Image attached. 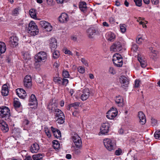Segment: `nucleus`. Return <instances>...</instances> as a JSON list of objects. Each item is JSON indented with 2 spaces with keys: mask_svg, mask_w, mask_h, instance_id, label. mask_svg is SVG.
Returning <instances> with one entry per match:
<instances>
[{
  "mask_svg": "<svg viewBox=\"0 0 160 160\" xmlns=\"http://www.w3.org/2000/svg\"><path fill=\"white\" fill-rule=\"evenodd\" d=\"M68 20V17L67 14L63 13L59 17V21L62 23L66 22Z\"/></svg>",
  "mask_w": 160,
  "mask_h": 160,
  "instance_id": "22",
  "label": "nucleus"
},
{
  "mask_svg": "<svg viewBox=\"0 0 160 160\" xmlns=\"http://www.w3.org/2000/svg\"><path fill=\"white\" fill-rule=\"evenodd\" d=\"M57 2L58 3H62L64 2H67L68 0H56Z\"/></svg>",
  "mask_w": 160,
  "mask_h": 160,
  "instance_id": "61",
  "label": "nucleus"
},
{
  "mask_svg": "<svg viewBox=\"0 0 160 160\" xmlns=\"http://www.w3.org/2000/svg\"><path fill=\"white\" fill-rule=\"evenodd\" d=\"M116 103L118 104L119 107H122L123 104V100L122 97L120 96H116L115 99Z\"/></svg>",
  "mask_w": 160,
  "mask_h": 160,
  "instance_id": "24",
  "label": "nucleus"
},
{
  "mask_svg": "<svg viewBox=\"0 0 160 160\" xmlns=\"http://www.w3.org/2000/svg\"><path fill=\"white\" fill-rule=\"evenodd\" d=\"M51 129L55 137L57 138L61 137V133L59 130L52 126L51 127Z\"/></svg>",
  "mask_w": 160,
  "mask_h": 160,
  "instance_id": "21",
  "label": "nucleus"
},
{
  "mask_svg": "<svg viewBox=\"0 0 160 160\" xmlns=\"http://www.w3.org/2000/svg\"><path fill=\"white\" fill-rule=\"evenodd\" d=\"M38 28L37 26L36 25L35 23L33 21H31L30 23L28 24V31L29 30V29H30V30H32V29H33L35 28L36 29L37 28Z\"/></svg>",
  "mask_w": 160,
  "mask_h": 160,
  "instance_id": "34",
  "label": "nucleus"
},
{
  "mask_svg": "<svg viewBox=\"0 0 160 160\" xmlns=\"http://www.w3.org/2000/svg\"><path fill=\"white\" fill-rule=\"evenodd\" d=\"M154 137L156 139H159L160 138V130H157L155 132Z\"/></svg>",
  "mask_w": 160,
  "mask_h": 160,
  "instance_id": "43",
  "label": "nucleus"
},
{
  "mask_svg": "<svg viewBox=\"0 0 160 160\" xmlns=\"http://www.w3.org/2000/svg\"><path fill=\"white\" fill-rule=\"evenodd\" d=\"M6 47L5 43L2 42H0V55L4 53L6 51Z\"/></svg>",
  "mask_w": 160,
  "mask_h": 160,
  "instance_id": "30",
  "label": "nucleus"
},
{
  "mask_svg": "<svg viewBox=\"0 0 160 160\" xmlns=\"http://www.w3.org/2000/svg\"><path fill=\"white\" fill-rule=\"evenodd\" d=\"M32 78L30 75L26 76L23 80V83L24 86L27 88H30L32 86Z\"/></svg>",
  "mask_w": 160,
  "mask_h": 160,
  "instance_id": "15",
  "label": "nucleus"
},
{
  "mask_svg": "<svg viewBox=\"0 0 160 160\" xmlns=\"http://www.w3.org/2000/svg\"><path fill=\"white\" fill-rule=\"evenodd\" d=\"M45 132L48 138H50L51 137V133L50 131L48 128L45 129Z\"/></svg>",
  "mask_w": 160,
  "mask_h": 160,
  "instance_id": "53",
  "label": "nucleus"
},
{
  "mask_svg": "<svg viewBox=\"0 0 160 160\" xmlns=\"http://www.w3.org/2000/svg\"><path fill=\"white\" fill-rule=\"evenodd\" d=\"M20 92V88H18L16 90V92L17 95L20 98L19 92Z\"/></svg>",
  "mask_w": 160,
  "mask_h": 160,
  "instance_id": "62",
  "label": "nucleus"
},
{
  "mask_svg": "<svg viewBox=\"0 0 160 160\" xmlns=\"http://www.w3.org/2000/svg\"><path fill=\"white\" fill-rule=\"evenodd\" d=\"M53 67L56 68H58L59 66V62H55L53 65Z\"/></svg>",
  "mask_w": 160,
  "mask_h": 160,
  "instance_id": "58",
  "label": "nucleus"
},
{
  "mask_svg": "<svg viewBox=\"0 0 160 160\" xmlns=\"http://www.w3.org/2000/svg\"><path fill=\"white\" fill-rule=\"evenodd\" d=\"M72 139L76 147L78 148H80L82 147V141L80 137L77 133H74L72 136Z\"/></svg>",
  "mask_w": 160,
  "mask_h": 160,
  "instance_id": "5",
  "label": "nucleus"
},
{
  "mask_svg": "<svg viewBox=\"0 0 160 160\" xmlns=\"http://www.w3.org/2000/svg\"><path fill=\"white\" fill-rule=\"evenodd\" d=\"M64 51L65 54L72 55V53L70 50H68L66 48H65L64 49Z\"/></svg>",
  "mask_w": 160,
  "mask_h": 160,
  "instance_id": "54",
  "label": "nucleus"
},
{
  "mask_svg": "<svg viewBox=\"0 0 160 160\" xmlns=\"http://www.w3.org/2000/svg\"><path fill=\"white\" fill-rule=\"evenodd\" d=\"M109 72L110 73L114 74L115 73V71L112 67H110L109 69Z\"/></svg>",
  "mask_w": 160,
  "mask_h": 160,
  "instance_id": "55",
  "label": "nucleus"
},
{
  "mask_svg": "<svg viewBox=\"0 0 160 160\" xmlns=\"http://www.w3.org/2000/svg\"><path fill=\"white\" fill-rule=\"evenodd\" d=\"M120 30L122 33H124L126 30V25L125 24H120Z\"/></svg>",
  "mask_w": 160,
  "mask_h": 160,
  "instance_id": "41",
  "label": "nucleus"
},
{
  "mask_svg": "<svg viewBox=\"0 0 160 160\" xmlns=\"http://www.w3.org/2000/svg\"><path fill=\"white\" fill-rule=\"evenodd\" d=\"M53 81L58 84L66 86L68 83V79L62 78L60 77H55L53 78Z\"/></svg>",
  "mask_w": 160,
  "mask_h": 160,
  "instance_id": "7",
  "label": "nucleus"
},
{
  "mask_svg": "<svg viewBox=\"0 0 160 160\" xmlns=\"http://www.w3.org/2000/svg\"><path fill=\"white\" fill-rule=\"evenodd\" d=\"M62 76L63 77V78H68L69 76L68 72L67 71H63L62 72Z\"/></svg>",
  "mask_w": 160,
  "mask_h": 160,
  "instance_id": "45",
  "label": "nucleus"
},
{
  "mask_svg": "<svg viewBox=\"0 0 160 160\" xmlns=\"http://www.w3.org/2000/svg\"><path fill=\"white\" fill-rule=\"evenodd\" d=\"M18 38L16 36H13L10 37L8 44L11 47L14 48L18 44Z\"/></svg>",
  "mask_w": 160,
  "mask_h": 160,
  "instance_id": "11",
  "label": "nucleus"
},
{
  "mask_svg": "<svg viewBox=\"0 0 160 160\" xmlns=\"http://www.w3.org/2000/svg\"><path fill=\"white\" fill-rule=\"evenodd\" d=\"M18 100L19 99L17 98H14V99L13 106L14 108L17 111L19 110L20 107V102Z\"/></svg>",
  "mask_w": 160,
  "mask_h": 160,
  "instance_id": "28",
  "label": "nucleus"
},
{
  "mask_svg": "<svg viewBox=\"0 0 160 160\" xmlns=\"http://www.w3.org/2000/svg\"><path fill=\"white\" fill-rule=\"evenodd\" d=\"M112 61L114 65L117 67H120L122 65V58L121 55L119 54L115 53L113 55Z\"/></svg>",
  "mask_w": 160,
  "mask_h": 160,
  "instance_id": "2",
  "label": "nucleus"
},
{
  "mask_svg": "<svg viewBox=\"0 0 160 160\" xmlns=\"http://www.w3.org/2000/svg\"><path fill=\"white\" fill-rule=\"evenodd\" d=\"M118 112L116 109L114 108L110 109L107 113L106 115L107 117L110 119H113L117 115Z\"/></svg>",
  "mask_w": 160,
  "mask_h": 160,
  "instance_id": "10",
  "label": "nucleus"
},
{
  "mask_svg": "<svg viewBox=\"0 0 160 160\" xmlns=\"http://www.w3.org/2000/svg\"><path fill=\"white\" fill-rule=\"evenodd\" d=\"M28 32L29 34L31 36H34L38 34L39 32V29L38 28H37L36 29L35 28L32 29V30L29 29L28 31Z\"/></svg>",
  "mask_w": 160,
  "mask_h": 160,
  "instance_id": "33",
  "label": "nucleus"
},
{
  "mask_svg": "<svg viewBox=\"0 0 160 160\" xmlns=\"http://www.w3.org/2000/svg\"><path fill=\"white\" fill-rule=\"evenodd\" d=\"M138 47L137 45L134 44H132L131 48V50L134 52H136L138 49Z\"/></svg>",
  "mask_w": 160,
  "mask_h": 160,
  "instance_id": "46",
  "label": "nucleus"
},
{
  "mask_svg": "<svg viewBox=\"0 0 160 160\" xmlns=\"http://www.w3.org/2000/svg\"><path fill=\"white\" fill-rule=\"evenodd\" d=\"M47 59V53L44 52H40L35 56V61L36 62H44Z\"/></svg>",
  "mask_w": 160,
  "mask_h": 160,
  "instance_id": "4",
  "label": "nucleus"
},
{
  "mask_svg": "<svg viewBox=\"0 0 160 160\" xmlns=\"http://www.w3.org/2000/svg\"><path fill=\"white\" fill-rule=\"evenodd\" d=\"M28 25V21L26 20L24 21L22 20L21 21V25L22 26V29L23 30H25L26 29Z\"/></svg>",
  "mask_w": 160,
  "mask_h": 160,
  "instance_id": "36",
  "label": "nucleus"
},
{
  "mask_svg": "<svg viewBox=\"0 0 160 160\" xmlns=\"http://www.w3.org/2000/svg\"><path fill=\"white\" fill-rule=\"evenodd\" d=\"M122 46L120 42H116L113 44L110 48L111 51L113 52H118L122 50Z\"/></svg>",
  "mask_w": 160,
  "mask_h": 160,
  "instance_id": "13",
  "label": "nucleus"
},
{
  "mask_svg": "<svg viewBox=\"0 0 160 160\" xmlns=\"http://www.w3.org/2000/svg\"><path fill=\"white\" fill-rule=\"evenodd\" d=\"M29 106H34L32 108H36L38 105V102L35 96L32 94L30 96L28 103Z\"/></svg>",
  "mask_w": 160,
  "mask_h": 160,
  "instance_id": "14",
  "label": "nucleus"
},
{
  "mask_svg": "<svg viewBox=\"0 0 160 160\" xmlns=\"http://www.w3.org/2000/svg\"><path fill=\"white\" fill-rule=\"evenodd\" d=\"M0 116L2 118L8 117L10 116L9 108L6 106H2L0 108Z\"/></svg>",
  "mask_w": 160,
  "mask_h": 160,
  "instance_id": "6",
  "label": "nucleus"
},
{
  "mask_svg": "<svg viewBox=\"0 0 160 160\" xmlns=\"http://www.w3.org/2000/svg\"><path fill=\"white\" fill-rule=\"evenodd\" d=\"M138 117L139 119L140 122L142 124H145L146 122V119L144 114L142 112L140 111L138 112Z\"/></svg>",
  "mask_w": 160,
  "mask_h": 160,
  "instance_id": "19",
  "label": "nucleus"
},
{
  "mask_svg": "<svg viewBox=\"0 0 160 160\" xmlns=\"http://www.w3.org/2000/svg\"><path fill=\"white\" fill-rule=\"evenodd\" d=\"M43 155L41 153H38L33 155L32 158L34 160H40L42 158Z\"/></svg>",
  "mask_w": 160,
  "mask_h": 160,
  "instance_id": "35",
  "label": "nucleus"
},
{
  "mask_svg": "<svg viewBox=\"0 0 160 160\" xmlns=\"http://www.w3.org/2000/svg\"><path fill=\"white\" fill-rule=\"evenodd\" d=\"M138 60L141 64V66L143 68H145L147 66V63L144 60L143 58L141 57V55L138 54Z\"/></svg>",
  "mask_w": 160,
  "mask_h": 160,
  "instance_id": "25",
  "label": "nucleus"
},
{
  "mask_svg": "<svg viewBox=\"0 0 160 160\" xmlns=\"http://www.w3.org/2000/svg\"><path fill=\"white\" fill-rule=\"evenodd\" d=\"M53 147L54 149H58L59 146V143L58 141H55L53 142Z\"/></svg>",
  "mask_w": 160,
  "mask_h": 160,
  "instance_id": "42",
  "label": "nucleus"
},
{
  "mask_svg": "<svg viewBox=\"0 0 160 160\" xmlns=\"http://www.w3.org/2000/svg\"><path fill=\"white\" fill-rule=\"evenodd\" d=\"M40 24L47 32H50L52 30V26L50 23L47 22L45 21H41L40 22Z\"/></svg>",
  "mask_w": 160,
  "mask_h": 160,
  "instance_id": "12",
  "label": "nucleus"
},
{
  "mask_svg": "<svg viewBox=\"0 0 160 160\" xmlns=\"http://www.w3.org/2000/svg\"><path fill=\"white\" fill-rule=\"evenodd\" d=\"M52 57L54 59H57L60 56V53L59 51L57 50H53L52 52Z\"/></svg>",
  "mask_w": 160,
  "mask_h": 160,
  "instance_id": "38",
  "label": "nucleus"
},
{
  "mask_svg": "<svg viewBox=\"0 0 160 160\" xmlns=\"http://www.w3.org/2000/svg\"><path fill=\"white\" fill-rule=\"evenodd\" d=\"M55 112L54 119L56 118V117L59 118L64 116L63 112L59 109H57Z\"/></svg>",
  "mask_w": 160,
  "mask_h": 160,
  "instance_id": "32",
  "label": "nucleus"
},
{
  "mask_svg": "<svg viewBox=\"0 0 160 160\" xmlns=\"http://www.w3.org/2000/svg\"><path fill=\"white\" fill-rule=\"evenodd\" d=\"M151 123L152 126H153L157 124V121L155 119L152 118L151 119Z\"/></svg>",
  "mask_w": 160,
  "mask_h": 160,
  "instance_id": "56",
  "label": "nucleus"
},
{
  "mask_svg": "<svg viewBox=\"0 0 160 160\" xmlns=\"http://www.w3.org/2000/svg\"><path fill=\"white\" fill-rule=\"evenodd\" d=\"M120 82L125 87H127L129 84V79L128 78L124 76H121L120 78Z\"/></svg>",
  "mask_w": 160,
  "mask_h": 160,
  "instance_id": "20",
  "label": "nucleus"
},
{
  "mask_svg": "<svg viewBox=\"0 0 160 160\" xmlns=\"http://www.w3.org/2000/svg\"><path fill=\"white\" fill-rule=\"evenodd\" d=\"M57 122L59 124H62L64 122L65 120V116L61 117H60L57 118L56 117V118H55Z\"/></svg>",
  "mask_w": 160,
  "mask_h": 160,
  "instance_id": "37",
  "label": "nucleus"
},
{
  "mask_svg": "<svg viewBox=\"0 0 160 160\" xmlns=\"http://www.w3.org/2000/svg\"><path fill=\"white\" fill-rule=\"evenodd\" d=\"M78 72L81 73H83L85 71V69L84 67L82 66H79L78 68Z\"/></svg>",
  "mask_w": 160,
  "mask_h": 160,
  "instance_id": "47",
  "label": "nucleus"
},
{
  "mask_svg": "<svg viewBox=\"0 0 160 160\" xmlns=\"http://www.w3.org/2000/svg\"><path fill=\"white\" fill-rule=\"evenodd\" d=\"M122 153V151L121 148H119L116 150L115 152V154L117 156L121 155Z\"/></svg>",
  "mask_w": 160,
  "mask_h": 160,
  "instance_id": "50",
  "label": "nucleus"
},
{
  "mask_svg": "<svg viewBox=\"0 0 160 160\" xmlns=\"http://www.w3.org/2000/svg\"><path fill=\"white\" fill-rule=\"evenodd\" d=\"M29 14L32 18L35 19H37L36 10L35 9H30L29 11Z\"/></svg>",
  "mask_w": 160,
  "mask_h": 160,
  "instance_id": "31",
  "label": "nucleus"
},
{
  "mask_svg": "<svg viewBox=\"0 0 160 160\" xmlns=\"http://www.w3.org/2000/svg\"><path fill=\"white\" fill-rule=\"evenodd\" d=\"M144 39L140 35H138L136 39L137 42L139 44H141L144 41Z\"/></svg>",
  "mask_w": 160,
  "mask_h": 160,
  "instance_id": "39",
  "label": "nucleus"
},
{
  "mask_svg": "<svg viewBox=\"0 0 160 160\" xmlns=\"http://www.w3.org/2000/svg\"><path fill=\"white\" fill-rule=\"evenodd\" d=\"M106 37L108 40L113 41L115 38V36L113 33L109 32L106 34Z\"/></svg>",
  "mask_w": 160,
  "mask_h": 160,
  "instance_id": "27",
  "label": "nucleus"
},
{
  "mask_svg": "<svg viewBox=\"0 0 160 160\" xmlns=\"http://www.w3.org/2000/svg\"><path fill=\"white\" fill-rule=\"evenodd\" d=\"M57 104L55 103V101L53 100H52L48 103L47 108L49 111L50 112H55L57 109Z\"/></svg>",
  "mask_w": 160,
  "mask_h": 160,
  "instance_id": "9",
  "label": "nucleus"
},
{
  "mask_svg": "<svg viewBox=\"0 0 160 160\" xmlns=\"http://www.w3.org/2000/svg\"><path fill=\"white\" fill-rule=\"evenodd\" d=\"M152 3L154 5L158 4L159 2V0H151Z\"/></svg>",
  "mask_w": 160,
  "mask_h": 160,
  "instance_id": "60",
  "label": "nucleus"
},
{
  "mask_svg": "<svg viewBox=\"0 0 160 160\" xmlns=\"http://www.w3.org/2000/svg\"><path fill=\"white\" fill-rule=\"evenodd\" d=\"M81 62L86 66L88 67V64L87 61L84 58H82L81 59Z\"/></svg>",
  "mask_w": 160,
  "mask_h": 160,
  "instance_id": "52",
  "label": "nucleus"
},
{
  "mask_svg": "<svg viewBox=\"0 0 160 160\" xmlns=\"http://www.w3.org/2000/svg\"><path fill=\"white\" fill-rule=\"evenodd\" d=\"M57 41L55 38H52L49 41V45L52 52L57 47Z\"/></svg>",
  "mask_w": 160,
  "mask_h": 160,
  "instance_id": "16",
  "label": "nucleus"
},
{
  "mask_svg": "<svg viewBox=\"0 0 160 160\" xmlns=\"http://www.w3.org/2000/svg\"><path fill=\"white\" fill-rule=\"evenodd\" d=\"M19 8H15L12 12V14L13 16H17L18 14H19Z\"/></svg>",
  "mask_w": 160,
  "mask_h": 160,
  "instance_id": "51",
  "label": "nucleus"
},
{
  "mask_svg": "<svg viewBox=\"0 0 160 160\" xmlns=\"http://www.w3.org/2000/svg\"><path fill=\"white\" fill-rule=\"evenodd\" d=\"M101 32L99 29L97 27H92L89 28L88 31V35L90 38H93L95 35H99Z\"/></svg>",
  "mask_w": 160,
  "mask_h": 160,
  "instance_id": "3",
  "label": "nucleus"
},
{
  "mask_svg": "<svg viewBox=\"0 0 160 160\" xmlns=\"http://www.w3.org/2000/svg\"><path fill=\"white\" fill-rule=\"evenodd\" d=\"M21 93H22L23 94V95H21V98L24 99L27 95L26 91L23 89L21 88Z\"/></svg>",
  "mask_w": 160,
  "mask_h": 160,
  "instance_id": "44",
  "label": "nucleus"
},
{
  "mask_svg": "<svg viewBox=\"0 0 160 160\" xmlns=\"http://www.w3.org/2000/svg\"><path fill=\"white\" fill-rule=\"evenodd\" d=\"M72 115L74 116L78 117L79 116V113L78 111H75L73 112Z\"/></svg>",
  "mask_w": 160,
  "mask_h": 160,
  "instance_id": "63",
  "label": "nucleus"
},
{
  "mask_svg": "<svg viewBox=\"0 0 160 160\" xmlns=\"http://www.w3.org/2000/svg\"><path fill=\"white\" fill-rule=\"evenodd\" d=\"M9 91L8 87L6 84H4L3 85L1 91V93L2 95L7 96L8 94Z\"/></svg>",
  "mask_w": 160,
  "mask_h": 160,
  "instance_id": "26",
  "label": "nucleus"
},
{
  "mask_svg": "<svg viewBox=\"0 0 160 160\" xmlns=\"http://www.w3.org/2000/svg\"><path fill=\"white\" fill-rule=\"evenodd\" d=\"M90 92L88 88H85L83 90L81 96V99L82 101L87 100L90 96Z\"/></svg>",
  "mask_w": 160,
  "mask_h": 160,
  "instance_id": "17",
  "label": "nucleus"
},
{
  "mask_svg": "<svg viewBox=\"0 0 160 160\" xmlns=\"http://www.w3.org/2000/svg\"><path fill=\"white\" fill-rule=\"evenodd\" d=\"M40 149L39 146L38 144L35 143L32 144L30 148V151L32 153L37 152Z\"/></svg>",
  "mask_w": 160,
  "mask_h": 160,
  "instance_id": "23",
  "label": "nucleus"
},
{
  "mask_svg": "<svg viewBox=\"0 0 160 160\" xmlns=\"http://www.w3.org/2000/svg\"><path fill=\"white\" fill-rule=\"evenodd\" d=\"M29 122V121L27 118H25L23 122V125L24 127L27 128H28L29 127L28 125Z\"/></svg>",
  "mask_w": 160,
  "mask_h": 160,
  "instance_id": "40",
  "label": "nucleus"
},
{
  "mask_svg": "<svg viewBox=\"0 0 160 160\" xmlns=\"http://www.w3.org/2000/svg\"><path fill=\"white\" fill-rule=\"evenodd\" d=\"M0 129L3 132H7L9 130L8 125L6 123L2 120H0Z\"/></svg>",
  "mask_w": 160,
  "mask_h": 160,
  "instance_id": "18",
  "label": "nucleus"
},
{
  "mask_svg": "<svg viewBox=\"0 0 160 160\" xmlns=\"http://www.w3.org/2000/svg\"><path fill=\"white\" fill-rule=\"evenodd\" d=\"M24 160H32L31 157L30 156H28L25 157Z\"/></svg>",
  "mask_w": 160,
  "mask_h": 160,
  "instance_id": "64",
  "label": "nucleus"
},
{
  "mask_svg": "<svg viewBox=\"0 0 160 160\" xmlns=\"http://www.w3.org/2000/svg\"><path fill=\"white\" fill-rule=\"evenodd\" d=\"M86 3L85 2H79V8L80 10L83 12H86L87 9Z\"/></svg>",
  "mask_w": 160,
  "mask_h": 160,
  "instance_id": "29",
  "label": "nucleus"
},
{
  "mask_svg": "<svg viewBox=\"0 0 160 160\" xmlns=\"http://www.w3.org/2000/svg\"><path fill=\"white\" fill-rule=\"evenodd\" d=\"M109 22L111 24H113L115 22L114 19L112 17H110L109 19Z\"/></svg>",
  "mask_w": 160,
  "mask_h": 160,
  "instance_id": "59",
  "label": "nucleus"
},
{
  "mask_svg": "<svg viewBox=\"0 0 160 160\" xmlns=\"http://www.w3.org/2000/svg\"><path fill=\"white\" fill-rule=\"evenodd\" d=\"M110 125L108 122H105L102 123L100 128V133L101 134L106 135L109 131Z\"/></svg>",
  "mask_w": 160,
  "mask_h": 160,
  "instance_id": "8",
  "label": "nucleus"
},
{
  "mask_svg": "<svg viewBox=\"0 0 160 160\" xmlns=\"http://www.w3.org/2000/svg\"><path fill=\"white\" fill-rule=\"evenodd\" d=\"M103 143L105 148L109 151L115 149L116 144L111 139L106 138L103 140Z\"/></svg>",
  "mask_w": 160,
  "mask_h": 160,
  "instance_id": "1",
  "label": "nucleus"
},
{
  "mask_svg": "<svg viewBox=\"0 0 160 160\" xmlns=\"http://www.w3.org/2000/svg\"><path fill=\"white\" fill-rule=\"evenodd\" d=\"M79 102H75L70 104V107H74L76 108V107L79 106Z\"/></svg>",
  "mask_w": 160,
  "mask_h": 160,
  "instance_id": "49",
  "label": "nucleus"
},
{
  "mask_svg": "<svg viewBox=\"0 0 160 160\" xmlns=\"http://www.w3.org/2000/svg\"><path fill=\"white\" fill-rule=\"evenodd\" d=\"M134 2L137 6L140 7L142 4V0H134Z\"/></svg>",
  "mask_w": 160,
  "mask_h": 160,
  "instance_id": "48",
  "label": "nucleus"
},
{
  "mask_svg": "<svg viewBox=\"0 0 160 160\" xmlns=\"http://www.w3.org/2000/svg\"><path fill=\"white\" fill-rule=\"evenodd\" d=\"M139 81L138 80H136L135 81L134 87L135 88H138L139 86Z\"/></svg>",
  "mask_w": 160,
  "mask_h": 160,
  "instance_id": "57",
  "label": "nucleus"
}]
</instances>
